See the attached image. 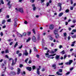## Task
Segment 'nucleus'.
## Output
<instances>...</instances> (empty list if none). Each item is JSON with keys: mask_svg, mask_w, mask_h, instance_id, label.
I'll use <instances>...</instances> for the list:
<instances>
[{"mask_svg": "<svg viewBox=\"0 0 76 76\" xmlns=\"http://www.w3.org/2000/svg\"><path fill=\"white\" fill-rule=\"evenodd\" d=\"M15 10L17 11H19L21 13H23V10L22 8H20L18 9V8H15Z\"/></svg>", "mask_w": 76, "mask_h": 76, "instance_id": "1", "label": "nucleus"}, {"mask_svg": "<svg viewBox=\"0 0 76 76\" xmlns=\"http://www.w3.org/2000/svg\"><path fill=\"white\" fill-rule=\"evenodd\" d=\"M73 62V60H70L69 61V62H66L65 63V64H66L67 65L68 64V65H70L71 64H72V63Z\"/></svg>", "mask_w": 76, "mask_h": 76, "instance_id": "2", "label": "nucleus"}, {"mask_svg": "<svg viewBox=\"0 0 76 76\" xmlns=\"http://www.w3.org/2000/svg\"><path fill=\"white\" fill-rule=\"evenodd\" d=\"M17 20H18L17 18H15L14 19L15 22L14 23V28H16V26H16V21H17Z\"/></svg>", "mask_w": 76, "mask_h": 76, "instance_id": "3", "label": "nucleus"}, {"mask_svg": "<svg viewBox=\"0 0 76 76\" xmlns=\"http://www.w3.org/2000/svg\"><path fill=\"white\" fill-rule=\"evenodd\" d=\"M23 54V55H25L26 56H28V53L27 52V50H25V52H24Z\"/></svg>", "mask_w": 76, "mask_h": 76, "instance_id": "4", "label": "nucleus"}, {"mask_svg": "<svg viewBox=\"0 0 76 76\" xmlns=\"http://www.w3.org/2000/svg\"><path fill=\"white\" fill-rule=\"evenodd\" d=\"M54 26L53 24H52L49 26V29H50V30H52V29H54Z\"/></svg>", "mask_w": 76, "mask_h": 76, "instance_id": "5", "label": "nucleus"}, {"mask_svg": "<svg viewBox=\"0 0 76 76\" xmlns=\"http://www.w3.org/2000/svg\"><path fill=\"white\" fill-rule=\"evenodd\" d=\"M16 73L15 72H11L9 74L10 75H16Z\"/></svg>", "mask_w": 76, "mask_h": 76, "instance_id": "6", "label": "nucleus"}, {"mask_svg": "<svg viewBox=\"0 0 76 76\" xmlns=\"http://www.w3.org/2000/svg\"><path fill=\"white\" fill-rule=\"evenodd\" d=\"M32 40L34 42H36V41H37V39L34 36H33L32 37Z\"/></svg>", "mask_w": 76, "mask_h": 76, "instance_id": "7", "label": "nucleus"}, {"mask_svg": "<svg viewBox=\"0 0 76 76\" xmlns=\"http://www.w3.org/2000/svg\"><path fill=\"white\" fill-rule=\"evenodd\" d=\"M20 68H18L17 69V75H19V74H20Z\"/></svg>", "mask_w": 76, "mask_h": 76, "instance_id": "8", "label": "nucleus"}, {"mask_svg": "<svg viewBox=\"0 0 76 76\" xmlns=\"http://www.w3.org/2000/svg\"><path fill=\"white\" fill-rule=\"evenodd\" d=\"M57 32H58V29L56 28L54 31L53 33L54 34H57Z\"/></svg>", "mask_w": 76, "mask_h": 76, "instance_id": "9", "label": "nucleus"}, {"mask_svg": "<svg viewBox=\"0 0 76 76\" xmlns=\"http://www.w3.org/2000/svg\"><path fill=\"white\" fill-rule=\"evenodd\" d=\"M57 64H54L52 65L53 67H54V69H56V68H57Z\"/></svg>", "mask_w": 76, "mask_h": 76, "instance_id": "10", "label": "nucleus"}, {"mask_svg": "<svg viewBox=\"0 0 76 76\" xmlns=\"http://www.w3.org/2000/svg\"><path fill=\"white\" fill-rule=\"evenodd\" d=\"M26 69L27 70H29V71H31V70H32V68L31 67H26Z\"/></svg>", "mask_w": 76, "mask_h": 76, "instance_id": "11", "label": "nucleus"}, {"mask_svg": "<svg viewBox=\"0 0 76 76\" xmlns=\"http://www.w3.org/2000/svg\"><path fill=\"white\" fill-rule=\"evenodd\" d=\"M40 69L38 68L37 69V74H38V75H39V74L40 73V72H39V69Z\"/></svg>", "mask_w": 76, "mask_h": 76, "instance_id": "12", "label": "nucleus"}, {"mask_svg": "<svg viewBox=\"0 0 76 76\" xmlns=\"http://www.w3.org/2000/svg\"><path fill=\"white\" fill-rule=\"evenodd\" d=\"M42 48L44 47V40L42 39Z\"/></svg>", "mask_w": 76, "mask_h": 76, "instance_id": "13", "label": "nucleus"}, {"mask_svg": "<svg viewBox=\"0 0 76 76\" xmlns=\"http://www.w3.org/2000/svg\"><path fill=\"white\" fill-rule=\"evenodd\" d=\"M55 37L56 38H57V39L58 38V37H59V35H58V33L55 34Z\"/></svg>", "mask_w": 76, "mask_h": 76, "instance_id": "14", "label": "nucleus"}, {"mask_svg": "<svg viewBox=\"0 0 76 76\" xmlns=\"http://www.w3.org/2000/svg\"><path fill=\"white\" fill-rule=\"evenodd\" d=\"M55 58L56 60H58L60 58V56L58 55H56L55 57Z\"/></svg>", "mask_w": 76, "mask_h": 76, "instance_id": "15", "label": "nucleus"}, {"mask_svg": "<svg viewBox=\"0 0 76 76\" xmlns=\"http://www.w3.org/2000/svg\"><path fill=\"white\" fill-rule=\"evenodd\" d=\"M56 74L58 75H60V76L62 75V73H59V72H56Z\"/></svg>", "mask_w": 76, "mask_h": 76, "instance_id": "16", "label": "nucleus"}, {"mask_svg": "<svg viewBox=\"0 0 76 76\" xmlns=\"http://www.w3.org/2000/svg\"><path fill=\"white\" fill-rule=\"evenodd\" d=\"M63 15V12H61V13H59L58 15V16L59 17H61L62 15Z\"/></svg>", "mask_w": 76, "mask_h": 76, "instance_id": "17", "label": "nucleus"}, {"mask_svg": "<svg viewBox=\"0 0 76 76\" xmlns=\"http://www.w3.org/2000/svg\"><path fill=\"white\" fill-rule=\"evenodd\" d=\"M15 64V63H14V60L12 59V66H13V65H14V64Z\"/></svg>", "mask_w": 76, "mask_h": 76, "instance_id": "18", "label": "nucleus"}, {"mask_svg": "<svg viewBox=\"0 0 76 76\" xmlns=\"http://www.w3.org/2000/svg\"><path fill=\"white\" fill-rule=\"evenodd\" d=\"M18 42H17L15 44V45H14V48H16V47L18 45Z\"/></svg>", "mask_w": 76, "mask_h": 76, "instance_id": "19", "label": "nucleus"}, {"mask_svg": "<svg viewBox=\"0 0 76 76\" xmlns=\"http://www.w3.org/2000/svg\"><path fill=\"white\" fill-rule=\"evenodd\" d=\"M31 40V38L30 37H29L28 38L27 40H26V42H28L29 41Z\"/></svg>", "mask_w": 76, "mask_h": 76, "instance_id": "20", "label": "nucleus"}, {"mask_svg": "<svg viewBox=\"0 0 76 76\" xmlns=\"http://www.w3.org/2000/svg\"><path fill=\"white\" fill-rule=\"evenodd\" d=\"M63 35H64V37H66L67 35V33L66 32H64L63 33Z\"/></svg>", "mask_w": 76, "mask_h": 76, "instance_id": "21", "label": "nucleus"}, {"mask_svg": "<svg viewBox=\"0 0 76 76\" xmlns=\"http://www.w3.org/2000/svg\"><path fill=\"white\" fill-rule=\"evenodd\" d=\"M72 38H76V35H74L73 36H72Z\"/></svg>", "mask_w": 76, "mask_h": 76, "instance_id": "22", "label": "nucleus"}, {"mask_svg": "<svg viewBox=\"0 0 76 76\" xmlns=\"http://www.w3.org/2000/svg\"><path fill=\"white\" fill-rule=\"evenodd\" d=\"M61 54H64L65 52H64V50H63L61 52Z\"/></svg>", "mask_w": 76, "mask_h": 76, "instance_id": "23", "label": "nucleus"}, {"mask_svg": "<svg viewBox=\"0 0 76 76\" xmlns=\"http://www.w3.org/2000/svg\"><path fill=\"white\" fill-rule=\"evenodd\" d=\"M65 12L66 13H69V9H67L66 10H65Z\"/></svg>", "mask_w": 76, "mask_h": 76, "instance_id": "24", "label": "nucleus"}, {"mask_svg": "<svg viewBox=\"0 0 76 76\" xmlns=\"http://www.w3.org/2000/svg\"><path fill=\"white\" fill-rule=\"evenodd\" d=\"M9 53V50L8 49H7L5 50V53L6 54L7 53Z\"/></svg>", "mask_w": 76, "mask_h": 76, "instance_id": "25", "label": "nucleus"}, {"mask_svg": "<svg viewBox=\"0 0 76 76\" xmlns=\"http://www.w3.org/2000/svg\"><path fill=\"white\" fill-rule=\"evenodd\" d=\"M6 21H5V20H3L2 22V24H4L5 22Z\"/></svg>", "mask_w": 76, "mask_h": 76, "instance_id": "26", "label": "nucleus"}, {"mask_svg": "<svg viewBox=\"0 0 76 76\" xmlns=\"http://www.w3.org/2000/svg\"><path fill=\"white\" fill-rule=\"evenodd\" d=\"M55 55H56V53H55L54 54H53V55H49V57H50V56H54Z\"/></svg>", "mask_w": 76, "mask_h": 76, "instance_id": "27", "label": "nucleus"}, {"mask_svg": "<svg viewBox=\"0 0 76 76\" xmlns=\"http://www.w3.org/2000/svg\"><path fill=\"white\" fill-rule=\"evenodd\" d=\"M23 46V45H21L20 46L18 47V48H19V49H21V48H22Z\"/></svg>", "mask_w": 76, "mask_h": 76, "instance_id": "28", "label": "nucleus"}, {"mask_svg": "<svg viewBox=\"0 0 76 76\" xmlns=\"http://www.w3.org/2000/svg\"><path fill=\"white\" fill-rule=\"evenodd\" d=\"M58 4V6H59V7H61V4L60 3H59Z\"/></svg>", "mask_w": 76, "mask_h": 76, "instance_id": "29", "label": "nucleus"}, {"mask_svg": "<svg viewBox=\"0 0 76 76\" xmlns=\"http://www.w3.org/2000/svg\"><path fill=\"white\" fill-rule=\"evenodd\" d=\"M54 53H55V52H54L53 51H52L49 52V53H50L51 54H54Z\"/></svg>", "mask_w": 76, "mask_h": 76, "instance_id": "30", "label": "nucleus"}, {"mask_svg": "<svg viewBox=\"0 0 76 76\" xmlns=\"http://www.w3.org/2000/svg\"><path fill=\"white\" fill-rule=\"evenodd\" d=\"M63 63H58V65L60 66V65H63Z\"/></svg>", "mask_w": 76, "mask_h": 76, "instance_id": "31", "label": "nucleus"}, {"mask_svg": "<svg viewBox=\"0 0 76 76\" xmlns=\"http://www.w3.org/2000/svg\"><path fill=\"white\" fill-rule=\"evenodd\" d=\"M62 71H63L62 69H59V72H60V73H62Z\"/></svg>", "mask_w": 76, "mask_h": 76, "instance_id": "32", "label": "nucleus"}, {"mask_svg": "<svg viewBox=\"0 0 76 76\" xmlns=\"http://www.w3.org/2000/svg\"><path fill=\"white\" fill-rule=\"evenodd\" d=\"M72 32H76V29H73L72 30Z\"/></svg>", "mask_w": 76, "mask_h": 76, "instance_id": "33", "label": "nucleus"}, {"mask_svg": "<svg viewBox=\"0 0 76 76\" xmlns=\"http://www.w3.org/2000/svg\"><path fill=\"white\" fill-rule=\"evenodd\" d=\"M10 1H9L8 2V3H7V5L8 6H9V5H11V4H10Z\"/></svg>", "mask_w": 76, "mask_h": 76, "instance_id": "34", "label": "nucleus"}, {"mask_svg": "<svg viewBox=\"0 0 76 76\" xmlns=\"http://www.w3.org/2000/svg\"><path fill=\"white\" fill-rule=\"evenodd\" d=\"M28 60V58H27L25 60V62H26V63H27Z\"/></svg>", "mask_w": 76, "mask_h": 76, "instance_id": "35", "label": "nucleus"}, {"mask_svg": "<svg viewBox=\"0 0 76 76\" xmlns=\"http://www.w3.org/2000/svg\"><path fill=\"white\" fill-rule=\"evenodd\" d=\"M49 39H50V40H51L52 41V40H53V38H52V37H51V36H50L49 37Z\"/></svg>", "mask_w": 76, "mask_h": 76, "instance_id": "36", "label": "nucleus"}, {"mask_svg": "<svg viewBox=\"0 0 76 76\" xmlns=\"http://www.w3.org/2000/svg\"><path fill=\"white\" fill-rule=\"evenodd\" d=\"M1 4H4V2H3V0H1Z\"/></svg>", "mask_w": 76, "mask_h": 76, "instance_id": "37", "label": "nucleus"}, {"mask_svg": "<svg viewBox=\"0 0 76 76\" xmlns=\"http://www.w3.org/2000/svg\"><path fill=\"white\" fill-rule=\"evenodd\" d=\"M70 10H73V7H70Z\"/></svg>", "mask_w": 76, "mask_h": 76, "instance_id": "38", "label": "nucleus"}, {"mask_svg": "<svg viewBox=\"0 0 76 76\" xmlns=\"http://www.w3.org/2000/svg\"><path fill=\"white\" fill-rule=\"evenodd\" d=\"M11 20V19H9L7 20V22H10Z\"/></svg>", "mask_w": 76, "mask_h": 76, "instance_id": "39", "label": "nucleus"}, {"mask_svg": "<svg viewBox=\"0 0 76 76\" xmlns=\"http://www.w3.org/2000/svg\"><path fill=\"white\" fill-rule=\"evenodd\" d=\"M22 75H25L26 74V73H25V71H24L22 73Z\"/></svg>", "mask_w": 76, "mask_h": 76, "instance_id": "40", "label": "nucleus"}, {"mask_svg": "<svg viewBox=\"0 0 76 76\" xmlns=\"http://www.w3.org/2000/svg\"><path fill=\"white\" fill-rule=\"evenodd\" d=\"M16 53L17 54L19 55V51L18 50L17 51H16Z\"/></svg>", "mask_w": 76, "mask_h": 76, "instance_id": "41", "label": "nucleus"}, {"mask_svg": "<svg viewBox=\"0 0 76 76\" xmlns=\"http://www.w3.org/2000/svg\"><path fill=\"white\" fill-rule=\"evenodd\" d=\"M62 47H63V46H62V45H60L59 46V48L60 49H61V48H62Z\"/></svg>", "mask_w": 76, "mask_h": 76, "instance_id": "42", "label": "nucleus"}, {"mask_svg": "<svg viewBox=\"0 0 76 76\" xmlns=\"http://www.w3.org/2000/svg\"><path fill=\"white\" fill-rule=\"evenodd\" d=\"M45 55L46 56H48L49 57V56H50V55H49V53H45Z\"/></svg>", "mask_w": 76, "mask_h": 76, "instance_id": "43", "label": "nucleus"}, {"mask_svg": "<svg viewBox=\"0 0 76 76\" xmlns=\"http://www.w3.org/2000/svg\"><path fill=\"white\" fill-rule=\"evenodd\" d=\"M24 23L25 24H28V22H27L26 21H25Z\"/></svg>", "mask_w": 76, "mask_h": 76, "instance_id": "44", "label": "nucleus"}, {"mask_svg": "<svg viewBox=\"0 0 76 76\" xmlns=\"http://www.w3.org/2000/svg\"><path fill=\"white\" fill-rule=\"evenodd\" d=\"M32 69L33 70H34L35 69V66H33L32 67Z\"/></svg>", "mask_w": 76, "mask_h": 76, "instance_id": "45", "label": "nucleus"}, {"mask_svg": "<svg viewBox=\"0 0 76 76\" xmlns=\"http://www.w3.org/2000/svg\"><path fill=\"white\" fill-rule=\"evenodd\" d=\"M34 50L35 51H37V49H36V48L34 47Z\"/></svg>", "mask_w": 76, "mask_h": 76, "instance_id": "46", "label": "nucleus"}, {"mask_svg": "<svg viewBox=\"0 0 76 76\" xmlns=\"http://www.w3.org/2000/svg\"><path fill=\"white\" fill-rule=\"evenodd\" d=\"M70 72H67L65 75H69V74H70Z\"/></svg>", "mask_w": 76, "mask_h": 76, "instance_id": "47", "label": "nucleus"}, {"mask_svg": "<svg viewBox=\"0 0 76 76\" xmlns=\"http://www.w3.org/2000/svg\"><path fill=\"white\" fill-rule=\"evenodd\" d=\"M70 2L71 4H73V0H71L70 1Z\"/></svg>", "mask_w": 76, "mask_h": 76, "instance_id": "48", "label": "nucleus"}, {"mask_svg": "<svg viewBox=\"0 0 76 76\" xmlns=\"http://www.w3.org/2000/svg\"><path fill=\"white\" fill-rule=\"evenodd\" d=\"M26 33H24L23 34V36H26Z\"/></svg>", "mask_w": 76, "mask_h": 76, "instance_id": "49", "label": "nucleus"}, {"mask_svg": "<svg viewBox=\"0 0 76 76\" xmlns=\"http://www.w3.org/2000/svg\"><path fill=\"white\" fill-rule=\"evenodd\" d=\"M36 57L38 58H39V55H36Z\"/></svg>", "mask_w": 76, "mask_h": 76, "instance_id": "50", "label": "nucleus"}, {"mask_svg": "<svg viewBox=\"0 0 76 76\" xmlns=\"http://www.w3.org/2000/svg\"><path fill=\"white\" fill-rule=\"evenodd\" d=\"M22 56L21 53H20L18 54V57H20V56Z\"/></svg>", "mask_w": 76, "mask_h": 76, "instance_id": "51", "label": "nucleus"}, {"mask_svg": "<svg viewBox=\"0 0 76 76\" xmlns=\"http://www.w3.org/2000/svg\"><path fill=\"white\" fill-rule=\"evenodd\" d=\"M32 31H33V32L34 33V34H35L36 33L35 32V30H34V29H33Z\"/></svg>", "mask_w": 76, "mask_h": 76, "instance_id": "52", "label": "nucleus"}, {"mask_svg": "<svg viewBox=\"0 0 76 76\" xmlns=\"http://www.w3.org/2000/svg\"><path fill=\"white\" fill-rule=\"evenodd\" d=\"M31 3H34L35 1V0H31Z\"/></svg>", "mask_w": 76, "mask_h": 76, "instance_id": "53", "label": "nucleus"}, {"mask_svg": "<svg viewBox=\"0 0 76 76\" xmlns=\"http://www.w3.org/2000/svg\"><path fill=\"white\" fill-rule=\"evenodd\" d=\"M33 10L35 11V10L36 9V7H33Z\"/></svg>", "mask_w": 76, "mask_h": 76, "instance_id": "54", "label": "nucleus"}, {"mask_svg": "<svg viewBox=\"0 0 76 76\" xmlns=\"http://www.w3.org/2000/svg\"><path fill=\"white\" fill-rule=\"evenodd\" d=\"M66 57H67V56L66 55L64 56V59H65Z\"/></svg>", "mask_w": 76, "mask_h": 76, "instance_id": "55", "label": "nucleus"}, {"mask_svg": "<svg viewBox=\"0 0 76 76\" xmlns=\"http://www.w3.org/2000/svg\"><path fill=\"white\" fill-rule=\"evenodd\" d=\"M13 42H11L10 43V45H12L13 44Z\"/></svg>", "mask_w": 76, "mask_h": 76, "instance_id": "56", "label": "nucleus"}, {"mask_svg": "<svg viewBox=\"0 0 76 76\" xmlns=\"http://www.w3.org/2000/svg\"><path fill=\"white\" fill-rule=\"evenodd\" d=\"M46 34V33H43L42 34V35H43V36H44Z\"/></svg>", "mask_w": 76, "mask_h": 76, "instance_id": "57", "label": "nucleus"}, {"mask_svg": "<svg viewBox=\"0 0 76 76\" xmlns=\"http://www.w3.org/2000/svg\"><path fill=\"white\" fill-rule=\"evenodd\" d=\"M47 6H48L50 5V3H47Z\"/></svg>", "mask_w": 76, "mask_h": 76, "instance_id": "58", "label": "nucleus"}, {"mask_svg": "<svg viewBox=\"0 0 76 76\" xmlns=\"http://www.w3.org/2000/svg\"><path fill=\"white\" fill-rule=\"evenodd\" d=\"M73 69V67L71 68L70 69V71H72Z\"/></svg>", "mask_w": 76, "mask_h": 76, "instance_id": "59", "label": "nucleus"}, {"mask_svg": "<svg viewBox=\"0 0 76 76\" xmlns=\"http://www.w3.org/2000/svg\"><path fill=\"white\" fill-rule=\"evenodd\" d=\"M3 61V59H1L0 60V62H2V61Z\"/></svg>", "mask_w": 76, "mask_h": 76, "instance_id": "60", "label": "nucleus"}, {"mask_svg": "<svg viewBox=\"0 0 76 76\" xmlns=\"http://www.w3.org/2000/svg\"><path fill=\"white\" fill-rule=\"evenodd\" d=\"M19 35L20 37H23V35H22L21 34H19Z\"/></svg>", "mask_w": 76, "mask_h": 76, "instance_id": "61", "label": "nucleus"}, {"mask_svg": "<svg viewBox=\"0 0 76 76\" xmlns=\"http://www.w3.org/2000/svg\"><path fill=\"white\" fill-rule=\"evenodd\" d=\"M28 35H31V32H28Z\"/></svg>", "mask_w": 76, "mask_h": 76, "instance_id": "62", "label": "nucleus"}, {"mask_svg": "<svg viewBox=\"0 0 76 76\" xmlns=\"http://www.w3.org/2000/svg\"><path fill=\"white\" fill-rule=\"evenodd\" d=\"M41 3H43V2H44V0H41Z\"/></svg>", "mask_w": 76, "mask_h": 76, "instance_id": "63", "label": "nucleus"}, {"mask_svg": "<svg viewBox=\"0 0 76 76\" xmlns=\"http://www.w3.org/2000/svg\"><path fill=\"white\" fill-rule=\"evenodd\" d=\"M68 40H69V39H70V36H69L68 37Z\"/></svg>", "mask_w": 76, "mask_h": 76, "instance_id": "64", "label": "nucleus"}]
</instances>
